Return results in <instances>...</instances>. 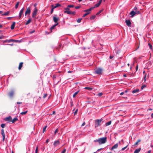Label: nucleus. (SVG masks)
<instances>
[{"label":"nucleus","mask_w":153,"mask_h":153,"mask_svg":"<svg viewBox=\"0 0 153 153\" xmlns=\"http://www.w3.org/2000/svg\"><path fill=\"white\" fill-rule=\"evenodd\" d=\"M107 141V137H103L100 138L98 139H97L94 140L95 142H98L99 144L101 145L105 143Z\"/></svg>","instance_id":"1"},{"label":"nucleus","mask_w":153,"mask_h":153,"mask_svg":"<svg viewBox=\"0 0 153 153\" xmlns=\"http://www.w3.org/2000/svg\"><path fill=\"white\" fill-rule=\"evenodd\" d=\"M103 120V119L96 120H95V126L96 128L100 126L101 125V122Z\"/></svg>","instance_id":"2"},{"label":"nucleus","mask_w":153,"mask_h":153,"mask_svg":"<svg viewBox=\"0 0 153 153\" xmlns=\"http://www.w3.org/2000/svg\"><path fill=\"white\" fill-rule=\"evenodd\" d=\"M93 9V8H90L89 9L84 10L83 11L84 12H86V13L82 17H84L87 15L89 14L91 12V11Z\"/></svg>","instance_id":"3"},{"label":"nucleus","mask_w":153,"mask_h":153,"mask_svg":"<svg viewBox=\"0 0 153 153\" xmlns=\"http://www.w3.org/2000/svg\"><path fill=\"white\" fill-rule=\"evenodd\" d=\"M140 13L139 11H134L133 10L131 11L130 13V14L131 15V17H133L135 15L140 14Z\"/></svg>","instance_id":"4"},{"label":"nucleus","mask_w":153,"mask_h":153,"mask_svg":"<svg viewBox=\"0 0 153 153\" xmlns=\"http://www.w3.org/2000/svg\"><path fill=\"white\" fill-rule=\"evenodd\" d=\"M38 11V9L36 7L34 8V10L32 12V17L33 18H35L36 16V15L37 12Z\"/></svg>","instance_id":"5"},{"label":"nucleus","mask_w":153,"mask_h":153,"mask_svg":"<svg viewBox=\"0 0 153 153\" xmlns=\"http://www.w3.org/2000/svg\"><path fill=\"white\" fill-rule=\"evenodd\" d=\"M102 71V70L101 68H98L96 69L95 72L97 74H101Z\"/></svg>","instance_id":"6"},{"label":"nucleus","mask_w":153,"mask_h":153,"mask_svg":"<svg viewBox=\"0 0 153 153\" xmlns=\"http://www.w3.org/2000/svg\"><path fill=\"white\" fill-rule=\"evenodd\" d=\"M4 120L6 121L11 122L12 117L10 116L7 117L4 119Z\"/></svg>","instance_id":"7"},{"label":"nucleus","mask_w":153,"mask_h":153,"mask_svg":"<svg viewBox=\"0 0 153 153\" xmlns=\"http://www.w3.org/2000/svg\"><path fill=\"white\" fill-rule=\"evenodd\" d=\"M30 12H31L30 8V7H29L27 9L25 12V16H26L27 15H29L30 13Z\"/></svg>","instance_id":"8"},{"label":"nucleus","mask_w":153,"mask_h":153,"mask_svg":"<svg viewBox=\"0 0 153 153\" xmlns=\"http://www.w3.org/2000/svg\"><path fill=\"white\" fill-rule=\"evenodd\" d=\"M24 10V8L23 7L22 8L21 10H20L19 13V19H20L21 17L22 16L23 14V11Z\"/></svg>","instance_id":"9"},{"label":"nucleus","mask_w":153,"mask_h":153,"mask_svg":"<svg viewBox=\"0 0 153 153\" xmlns=\"http://www.w3.org/2000/svg\"><path fill=\"white\" fill-rule=\"evenodd\" d=\"M53 19L54 22L56 23H58L57 22L59 20L58 17H57L54 16L53 17Z\"/></svg>","instance_id":"10"},{"label":"nucleus","mask_w":153,"mask_h":153,"mask_svg":"<svg viewBox=\"0 0 153 153\" xmlns=\"http://www.w3.org/2000/svg\"><path fill=\"white\" fill-rule=\"evenodd\" d=\"M1 134L3 137V140L4 141L5 138V135L4 133V130L3 129H2L1 130Z\"/></svg>","instance_id":"11"},{"label":"nucleus","mask_w":153,"mask_h":153,"mask_svg":"<svg viewBox=\"0 0 153 153\" xmlns=\"http://www.w3.org/2000/svg\"><path fill=\"white\" fill-rule=\"evenodd\" d=\"M126 22L127 25L128 27H130L131 26V23L130 20H126Z\"/></svg>","instance_id":"12"},{"label":"nucleus","mask_w":153,"mask_h":153,"mask_svg":"<svg viewBox=\"0 0 153 153\" xmlns=\"http://www.w3.org/2000/svg\"><path fill=\"white\" fill-rule=\"evenodd\" d=\"M60 143L59 141V140H57L55 141L53 143V145L54 146L56 147Z\"/></svg>","instance_id":"13"},{"label":"nucleus","mask_w":153,"mask_h":153,"mask_svg":"<svg viewBox=\"0 0 153 153\" xmlns=\"http://www.w3.org/2000/svg\"><path fill=\"white\" fill-rule=\"evenodd\" d=\"M118 144L117 143H116L112 147L111 150H114V149H117L118 147Z\"/></svg>","instance_id":"14"},{"label":"nucleus","mask_w":153,"mask_h":153,"mask_svg":"<svg viewBox=\"0 0 153 153\" xmlns=\"http://www.w3.org/2000/svg\"><path fill=\"white\" fill-rule=\"evenodd\" d=\"M58 23H56L55 25H53V26H52L50 28V30L51 32H52V30L53 29H54V28L57 25H58Z\"/></svg>","instance_id":"15"},{"label":"nucleus","mask_w":153,"mask_h":153,"mask_svg":"<svg viewBox=\"0 0 153 153\" xmlns=\"http://www.w3.org/2000/svg\"><path fill=\"white\" fill-rule=\"evenodd\" d=\"M14 94V91L13 90L11 91L9 93V95L10 97H12Z\"/></svg>","instance_id":"16"},{"label":"nucleus","mask_w":153,"mask_h":153,"mask_svg":"<svg viewBox=\"0 0 153 153\" xmlns=\"http://www.w3.org/2000/svg\"><path fill=\"white\" fill-rule=\"evenodd\" d=\"M10 13V12L8 11L2 14L1 15L2 16H7L9 15Z\"/></svg>","instance_id":"17"},{"label":"nucleus","mask_w":153,"mask_h":153,"mask_svg":"<svg viewBox=\"0 0 153 153\" xmlns=\"http://www.w3.org/2000/svg\"><path fill=\"white\" fill-rule=\"evenodd\" d=\"M23 62H21L20 63L19 65V68H18L19 70L21 69L22 68V65H23Z\"/></svg>","instance_id":"18"},{"label":"nucleus","mask_w":153,"mask_h":153,"mask_svg":"<svg viewBox=\"0 0 153 153\" xmlns=\"http://www.w3.org/2000/svg\"><path fill=\"white\" fill-rule=\"evenodd\" d=\"M15 22H13L12 25H11V28L12 30H13L14 29V28L15 27Z\"/></svg>","instance_id":"19"},{"label":"nucleus","mask_w":153,"mask_h":153,"mask_svg":"<svg viewBox=\"0 0 153 153\" xmlns=\"http://www.w3.org/2000/svg\"><path fill=\"white\" fill-rule=\"evenodd\" d=\"M61 6V5L59 3H57L55 4V6H53V8H55L56 7H60Z\"/></svg>","instance_id":"20"},{"label":"nucleus","mask_w":153,"mask_h":153,"mask_svg":"<svg viewBox=\"0 0 153 153\" xmlns=\"http://www.w3.org/2000/svg\"><path fill=\"white\" fill-rule=\"evenodd\" d=\"M14 41V40H13V39H9V40H6L4 41V43L7 42H12V41Z\"/></svg>","instance_id":"21"},{"label":"nucleus","mask_w":153,"mask_h":153,"mask_svg":"<svg viewBox=\"0 0 153 153\" xmlns=\"http://www.w3.org/2000/svg\"><path fill=\"white\" fill-rule=\"evenodd\" d=\"M18 120V119L17 117L14 118L13 120L12 119L11 122L13 123H15V122L17 121Z\"/></svg>","instance_id":"22"},{"label":"nucleus","mask_w":153,"mask_h":153,"mask_svg":"<svg viewBox=\"0 0 153 153\" xmlns=\"http://www.w3.org/2000/svg\"><path fill=\"white\" fill-rule=\"evenodd\" d=\"M139 91V89H136L132 91V93L133 94H134V93L138 92Z\"/></svg>","instance_id":"23"},{"label":"nucleus","mask_w":153,"mask_h":153,"mask_svg":"<svg viewBox=\"0 0 153 153\" xmlns=\"http://www.w3.org/2000/svg\"><path fill=\"white\" fill-rule=\"evenodd\" d=\"M141 150V148L136 149L134 151V153H138Z\"/></svg>","instance_id":"24"},{"label":"nucleus","mask_w":153,"mask_h":153,"mask_svg":"<svg viewBox=\"0 0 153 153\" xmlns=\"http://www.w3.org/2000/svg\"><path fill=\"white\" fill-rule=\"evenodd\" d=\"M85 89H87L89 91H91L93 89V88L89 87H85L84 88Z\"/></svg>","instance_id":"25"},{"label":"nucleus","mask_w":153,"mask_h":153,"mask_svg":"<svg viewBox=\"0 0 153 153\" xmlns=\"http://www.w3.org/2000/svg\"><path fill=\"white\" fill-rule=\"evenodd\" d=\"M31 22V19H29L25 23L26 25H27L29 24Z\"/></svg>","instance_id":"26"},{"label":"nucleus","mask_w":153,"mask_h":153,"mask_svg":"<svg viewBox=\"0 0 153 153\" xmlns=\"http://www.w3.org/2000/svg\"><path fill=\"white\" fill-rule=\"evenodd\" d=\"M111 121H109L108 122L106 123H105L106 126H108L110 125L111 124Z\"/></svg>","instance_id":"27"},{"label":"nucleus","mask_w":153,"mask_h":153,"mask_svg":"<svg viewBox=\"0 0 153 153\" xmlns=\"http://www.w3.org/2000/svg\"><path fill=\"white\" fill-rule=\"evenodd\" d=\"M79 91H78L76 92H75L74 94L73 95V98H74L76 96L77 94L78 93Z\"/></svg>","instance_id":"28"},{"label":"nucleus","mask_w":153,"mask_h":153,"mask_svg":"<svg viewBox=\"0 0 153 153\" xmlns=\"http://www.w3.org/2000/svg\"><path fill=\"white\" fill-rule=\"evenodd\" d=\"M100 5L99 4H98V3L95 4L94 7H91V8H93V9H94L95 7H99Z\"/></svg>","instance_id":"29"},{"label":"nucleus","mask_w":153,"mask_h":153,"mask_svg":"<svg viewBox=\"0 0 153 153\" xmlns=\"http://www.w3.org/2000/svg\"><path fill=\"white\" fill-rule=\"evenodd\" d=\"M95 17H96L95 15L92 16L90 18V20H93L95 18Z\"/></svg>","instance_id":"30"},{"label":"nucleus","mask_w":153,"mask_h":153,"mask_svg":"<svg viewBox=\"0 0 153 153\" xmlns=\"http://www.w3.org/2000/svg\"><path fill=\"white\" fill-rule=\"evenodd\" d=\"M19 2H17L16 3V4L15 5V8L16 9H17L18 8V6L19 5Z\"/></svg>","instance_id":"31"},{"label":"nucleus","mask_w":153,"mask_h":153,"mask_svg":"<svg viewBox=\"0 0 153 153\" xmlns=\"http://www.w3.org/2000/svg\"><path fill=\"white\" fill-rule=\"evenodd\" d=\"M141 141V140H138L134 144V145L136 146L138 145V143Z\"/></svg>","instance_id":"32"},{"label":"nucleus","mask_w":153,"mask_h":153,"mask_svg":"<svg viewBox=\"0 0 153 153\" xmlns=\"http://www.w3.org/2000/svg\"><path fill=\"white\" fill-rule=\"evenodd\" d=\"M70 13H69V14H71L73 15H74L76 14V12L74 11L73 12L70 11Z\"/></svg>","instance_id":"33"},{"label":"nucleus","mask_w":153,"mask_h":153,"mask_svg":"<svg viewBox=\"0 0 153 153\" xmlns=\"http://www.w3.org/2000/svg\"><path fill=\"white\" fill-rule=\"evenodd\" d=\"M82 20V18L78 19L77 20V22L78 23H80L81 22Z\"/></svg>","instance_id":"34"},{"label":"nucleus","mask_w":153,"mask_h":153,"mask_svg":"<svg viewBox=\"0 0 153 153\" xmlns=\"http://www.w3.org/2000/svg\"><path fill=\"white\" fill-rule=\"evenodd\" d=\"M27 112V111L25 112H22L20 113V114L22 115H24L26 114Z\"/></svg>","instance_id":"35"},{"label":"nucleus","mask_w":153,"mask_h":153,"mask_svg":"<svg viewBox=\"0 0 153 153\" xmlns=\"http://www.w3.org/2000/svg\"><path fill=\"white\" fill-rule=\"evenodd\" d=\"M51 7H52V8L51 9V14H52V13L53 12V9H54V8H53V5H52Z\"/></svg>","instance_id":"36"},{"label":"nucleus","mask_w":153,"mask_h":153,"mask_svg":"<svg viewBox=\"0 0 153 153\" xmlns=\"http://www.w3.org/2000/svg\"><path fill=\"white\" fill-rule=\"evenodd\" d=\"M103 95V93H101V92H100V93H99L97 95L98 96H99V97H101V96H102V95Z\"/></svg>","instance_id":"37"},{"label":"nucleus","mask_w":153,"mask_h":153,"mask_svg":"<svg viewBox=\"0 0 153 153\" xmlns=\"http://www.w3.org/2000/svg\"><path fill=\"white\" fill-rule=\"evenodd\" d=\"M1 127L2 128H4L5 126V125L4 124H2L1 125Z\"/></svg>","instance_id":"38"},{"label":"nucleus","mask_w":153,"mask_h":153,"mask_svg":"<svg viewBox=\"0 0 153 153\" xmlns=\"http://www.w3.org/2000/svg\"><path fill=\"white\" fill-rule=\"evenodd\" d=\"M70 11H68V10H65V11H64V13H67L68 14H69L70 13Z\"/></svg>","instance_id":"39"},{"label":"nucleus","mask_w":153,"mask_h":153,"mask_svg":"<svg viewBox=\"0 0 153 153\" xmlns=\"http://www.w3.org/2000/svg\"><path fill=\"white\" fill-rule=\"evenodd\" d=\"M68 7H74V6L73 5L70 4L68 6Z\"/></svg>","instance_id":"40"},{"label":"nucleus","mask_w":153,"mask_h":153,"mask_svg":"<svg viewBox=\"0 0 153 153\" xmlns=\"http://www.w3.org/2000/svg\"><path fill=\"white\" fill-rule=\"evenodd\" d=\"M148 45H149V48H150L152 49V45L150 43H148Z\"/></svg>","instance_id":"41"},{"label":"nucleus","mask_w":153,"mask_h":153,"mask_svg":"<svg viewBox=\"0 0 153 153\" xmlns=\"http://www.w3.org/2000/svg\"><path fill=\"white\" fill-rule=\"evenodd\" d=\"M47 127V126H46L45 127H44L43 128V132L44 133L45 131H46V129Z\"/></svg>","instance_id":"42"},{"label":"nucleus","mask_w":153,"mask_h":153,"mask_svg":"<svg viewBox=\"0 0 153 153\" xmlns=\"http://www.w3.org/2000/svg\"><path fill=\"white\" fill-rule=\"evenodd\" d=\"M146 86V85H143L141 86V89H143Z\"/></svg>","instance_id":"43"},{"label":"nucleus","mask_w":153,"mask_h":153,"mask_svg":"<svg viewBox=\"0 0 153 153\" xmlns=\"http://www.w3.org/2000/svg\"><path fill=\"white\" fill-rule=\"evenodd\" d=\"M47 94H44V95L43 96V98H46V97H47Z\"/></svg>","instance_id":"44"},{"label":"nucleus","mask_w":153,"mask_h":153,"mask_svg":"<svg viewBox=\"0 0 153 153\" xmlns=\"http://www.w3.org/2000/svg\"><path fill=\"white\" fill-rule=\"evenodd\" d=\"M103 10H100V11H99V12H98V13H97L96 14V15H98L99 14H100L102 11Z\"/></svg>","instance_id":"45"},{"label":"nucleus","mask_w":153,"mask_h":153,"mask_svg":"<svg viewBox=\"0 0 153 153\" xmlns=\"http://www.w3.org/2000/svg\"><path fill=\"white\" fill-rule=\"evenodd\" d=\"M38 149V146H37V147H36V149L35 153H37Z\"/></svg>","instance_id":"46"},{"label":"nucleus","mask_w":153,"mask_h":153,"mask_svg":"<svg viewBox=\"0 0 153 153\" xmlns=\"http://www.w3.org/2000/svg\"><path fill=\"white\" fill-rule=\"evenodd\" d=\"M77 111H78V109H77L76 110V111H75V112H74V115H75L77 113Z\"/></svg>","instance_id":"47"},{"label":"nucleus","mask_w":153,"mask_h":153,"mask_svg":"<svg viewBox=\"0 0 153 153\" xmlns=\"http://www.w3.org/2000/svg\"><path fill=\"white\" fill-rule=\"evenodd\" d=\"M127 146H125V147L122 148L121 149V150H124L127 147Z\"/></svg>","instance_id":"48"},{"label":"nucleus","mask_w":153,"mask_h":153,"mask_svg":"<svg viewBox=\"0 0 153 153\" xmlns=\"http://www.w3.org/2000/svg\"><path fill=\"white\" fill-rule=\"evenodd\" d=\"M66 149H64L63 150V151L61 153H65V152H66Z\"/></svg>","instance_id":"49"},{"label":"nucleus","mask_w":153,"mask_h":153,"mask_svg":"<svg viewBox=\"0 0 153 153\" xmlns=\"http://www.w3.org/2000/svg\"><path fill=\"white\" fill-rule=\"evenodd\" d=\"M58 131V128H57L55 131L54 132L55 134H56V133Z\"/></svg>","instance_id":"50"},{"label":"nucleus","mask_w":153,"mask_h":153,"mask_svg":"<svg viewBox=\"0 0 153 153\" xmlns=\"http://www.w3.org/2000/svg\"><path fill=\"white\" fill-rule=\"evenodd\" d=\"M146 75H147V74H146L145 75V76H144V81H146Z\"/></svg>","instance_id":"51"},{"label":"nucleus","mask_w":153,"mask_h":153,"mask_svg":"<svg viewBox=\"0 0 153 153\" xmlns=\"http://www.w3.org/2000/svg\"><path fill=\"white\" fill-rule=\"evenodd\" d=\"M64 10H70V8H69V7H68L66 8H65Z\"/></svg>","instance_id":"52"},{"label":"nucleus","mask_w":153,"mask_h":153,"mask_svg":"<svg viewBox=\"0 0 153 153\" xmlns=\"http://www.w3.org/2000/svg\"><path fill=\"white\" fill-rule=\"evenodd\" d=\"M80 6H76L75 7V8L76 9H79L80 8Z\"/></svg>","instance_id":"53"},{"label":"nucleus","mask_w":153,"mask_h":153,"mask_svg":"<svg viewBox=\"0 0 153 153\" xmlns=\"http://www.w3.org/2000/svg\"><path fill=\"white\" fill-rule=\"evenodd\" d=\"M85 124V122H84L81 125L82 126H84Z\"/></svg>","instance_id":"54"},{"label":"nucleus","mask_w":153,"mask_h":153,"mask_svg":"<svg viewBox=\"0 0 153 153\" xmlns=\"http://www.w3.org/2000/svg\"><path fill=\"white\" fill-rule=\"evenodd\" d=\"M134 9L136 11L137 10V8L136 7H135L134 8Z\"/></svg>","instance_id":"55"},{"label":"nucleus","mask_w":153,"mask_h":153,"mask_svg":"<svg viewBox=\"0 0 153 153\" xmlns=\"http://www.w3.org/2000/svg\"><path fill=\"white\" fill-rule=\"evenodd\" d=\"M138 65H137L136 67V70L137 71V70L138 69Z\"/></svg>","instance_id":"56"},{"label":"nucleus","mask_w":153,"mask_h":153,"mask_svg":"<svg viewBox=\"0 0 153 153\" xmlns=\"http://www.w3.org/2000/svg\"><path fill=\"white\" fill-rule=\"evenodd\" d=\"M102 0H100L99 2L98 3V4H99L100 5V4H101V3L102 2Z\"/></svg>","instance_id":"57"},{"label":"nucleus","mask_w":153,"mask_h":153,"mask_svg":"<svg viewBox=\"0 0 153 153\" xmlns=\"http://www.w3.org/2000/svg\"><path fill=\"white\" fill-rule=\"evenodd\" d=\"M102 0H100L99 2L98 3V4H99L100 5V4H101V3L102 2Z\"/></svg>","instance_id":"58"},{"label":"nucleus","mask_w":153,"mask_h":153,"mask_svg":"<svg viewBox=\"0 0 153 153\" xmlns=\"http://www.w3.org/2000/svg\"><path fill=\"white\" fill-rule=\"evenodd\" d=\"M22 103V102H17V104H21Z\"/></svg>","instance_id":"59"},{"label":"nucleus","mask_w":153,"mask_h":153,"mask_svg":"<svg viewBox=\"0 0 153 153\" xmlns=\"http://www.w3.org/2000/svg\"><path fill=\"white\" fill-rule=\"evenodd\" d=\"M34 32H35V30H33L32 31L30 32V34H31V33H34Z\"/></svg>","instance_id":"60"},{"label":"nucleus","mask_w":153,"mask_h":153,"mask_svg":"<svg viewBox=\"0 0 153 153\" xmlns=\"http://www.w3.org/2000/svg\"><path fill=\"white\" fill-rule=\"evenodd\" d=\"M49 140L48 139H47V140H46V143H48V142H49Z\"/></svg>","instance_id":"61"},{"label":"nucleus","mask_w":153,"mask_h":153,"mask_svg":"<svg viewBox=\"0 0 153 153\" xmlns=\"http://www.w3.org/2000/svg\"><path fill=\"white\" fill-rule=\"evenodd\" d=\"M12 17H7V19H8V20H10V19L11 18H12Z\"/></svg>","instance_id":"62"},{"label":"nucleus","mask_w":153,"mask_h":153,"mask_svg":"<svg viewBox=\"0 0 153 153\" xmlns=\"http://www.w3.org/2000/svg\"><path fill=\"white\" fill-rule=\"evenodd\" d=\"M124 94V92H121V93H120V95H123V94Z\"/></svg>","instance_id":"63"},{"label":"nucleus","mask_w":153,"mask_h":153,"mask_svg":"<svg viewBox=\"0 0 153 153\" xmlns=\"http://www.w3.org/2000/svg\"><path fill=\"white\" fill-rule=\"evenodd\" d=\"M70 103L71 104V106H72L73 105V101L72 100H71V101L70 102Z\"/></svg>","instance_id":"64"}]
</instances>
